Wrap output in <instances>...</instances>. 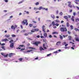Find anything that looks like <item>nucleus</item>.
<instances>
[{
	"mask_svg": "<svg viewBox=\"0 0 79 79\" xmlns=\"http://www.w3.org/2000/svg\"><path fill=\"white\" fill-rule=\"evenodd\" d=\"M60 31L61 32H67V28L66 27H61L60 28Z\"/></svg>",
	"mask_w": 79,
	"mask_h": 79,
	"instance_id": "f257e3e1",
	"label": "nucleus"
},
{
	"mask_svg": "<svg viewBox=\"0 0 79 79\" xmlns=\"http://www.w3.org/2000/svg\"><path fill=\"white\" fill-rule=\"evenodd\" d=\"M22 24H23V25H25L26 24V26H27L28 25L27 20H24L22 22Z\"/></svg>",
	"mask_w": 79,
	"mask_h": 79,
	"instance_id": "f03ea898",
	"label": "nucleus"
},
{
	"mask_svg": "<svg viewBox=\"0 0 79 79\" xmlns=\"http://www.w3.org/2000/svg\"><path fill=\"white\" fill-rule=\"evenodd\" d=\"M41 44L40 41H35L34 42L33 44V45H35L37 47V46H38V44Z\"/></svg>",
	"mask_w": 79,
	"mask_h": 79,
	"instance_id": "7ed1b4c3",
	"label": "nucleus"
},
{
	"mask_svg": "<svg viewBox=\"0 0 79 79\" xmlns=\"http://www.w3.org/2000/svg\"><path fill=\"white\" fill-rule=\"evenodd\" d=\"M43 47L44 48L45 50H47V48H48V46L47 45H45V44H43Z\"/></svg>",
	"mask_w": 79,
	"mask_h": 79,
	"instance_id": "20e7f679",
	"label": "nucleus"
},
{
	"mask_svg": "<svg viewBox=\"0 0 79 79\" xmlns=\"http://www.w3.org/2000/svg\"><path fill=\"white\" fill-rule=\"evenodd\" d=\"M15 54L14 53H10L9 54V57H11V56H14Z\"/></svg>",
	"mask_w": 79,
	"mask_h": 79,
	"instance_id": "39448f33",
	"label": "nucleus"
},
{
	"mask_svg": "<svg viewBox=\"0 0 79 79\" xmlns=\"http://www.w3.org/2000/svg\"><path fill=\"white\" fill-rule=\"evenodd\" d=\"M13 47H14V43H11L10 45V47L11 48H13Z\"/></svg>",
	"mask_w": 79,
	"mask_h": 79,
	"instance_id": "423d86ee",
	"label": "nucleus"
},
{
	"mask_svg": "<svg viewBox=\"0 0 79 79\" xmlns=\"http://www.w3.org/2000/svg\"><path fill=\"white\" fill-rule=\"evenodd\" d=\"M68 6L69 7H70V8H72V6L71 5V2H68Z\"/></svg>",
	"mask_w": 79,
	"mask_h": 79,
	"instance_id": "0eeeda50",
	"label": "nucleus"
},
{
	"mask_svg": "<svg viewBox=\"0 0 79 79\" xmlns=\"http://www.w3.org/2000/svg\"><path fill=\"white\" fill-rule=\"evenodd\" d=\"M9 40L6 38L5 39H2V42H6L7 41H9Z\"/></svg>",
	"mask_w": 79,
	"mask_h": 79,
	"instance_id": "6e6552de",
	"label": "nucleus"
},
{
	"mask_svg": "<svg viewBox=\"0 0 79 79\" xmlns=\"http://www.w3.org/2000/svg\"><path fill=\"white\" fill-rule=\"evenodd\" d=\"M39 49L40 51H42V50H45V49H44L42 47H40Z\"/></svg>",
	"mask_w": 79,
	"mask_h": 79,
	"instance_id": "1a4fd4ad",
	"label": "nucleus"
},
{
	"mask_svg": "<svg viewBox=\"0 0 79 79\" xmlns=\"http://www.w3.org/2000/svg\"><path fill=\"white\" fill-rule=\"evenodd\" d=\"M75 3H76V4H79V3L78 2H79V0H75Z\"/></svg>",
	"mask_w": 79,
	"mask_h": 79,
	"instance_id": "9d476101",
	"label": "nucleus"
},
{
	"mask_svg": "<svg viewBox=\"0 0 79 79\" xmlns=\"http://www.w3.org/2000/svg\"><path fill=\"white\" fill-rule=\"evenodd\" d=\"M44 37H47V34L46 33H44Z\"/></svg>",
	"mask_w": 79,
	"mask_h": 79,
	"instance_id": "9b49d317",
	"label": "nucleus"
},
{
	"mask_svg": "<svg viewBox=\"0 0 79 79\" xmlns=\"http://www.w3.org/2000/svg\"><path fill=\"white\" fill-rule=\"evenodd\" d=\"M69 40H71V39H72V37L71 36H68Z\"/></svg>",
	"mask_w": 79,
	"mask_h": 79,
	"instance_id": "f8f14e48",
	"label": "nucleus"
},
{
	"mask_svg": "<svg viewBox=\"0 0 79 79\" xmlns=\"http://www.w3.org/2000/svg\"><path fill=\"white\" fill-rule=\"evenodd\" d=\"M66 27H68L70 25H69V23H67L66 24Z\"/></svg>",
	"mask_w": 79,
	"mask_h": 79,
	"instance_id": "ddd939ff",
	"label": "nucleus"
},
{
	"mask_svg": "<svg viewBox=\"0 0 79 79\" xmlns=\"http://www.w3.org/2000/svg\"><path fill=\"white\" fill-rule=\"evenodd\" d=\"M5 37H7V38H8V37H10V35H5Z\"/></svg>",
	"mask_w": 79,
	"mask_h": 79,
	"instance_id": "4468645a",
	"label": "nucleus"
},
{
	"mask_svg": "<svg viewBox=\"0 0 79 79\" xmlns=\"http://www.w3.org/2000/svg\"><path fill=\"white\" fill-rule=\"evenodd\" d=\"M43 8H43V7L40 6L38 10H41V9H42V10H43Z\"/></svg>",
	"mask_w": 79,
	"mask_h": 79,
	"instance_id": "2eb2a0df",
	"label": "nucleus"
},
{
	"mask_svg": "<svg viewBox=\"0 0 79 79\" xmlns=\"http://www.w3.org/2000/svg\"><path fill=\"white\" fill-rule=\"evenodd\" d=\"M51 17L52 18H53V19H55V15H51Z\"/></svg>",
	"mask_w": 79,
	"mask_h": 79,
	"instance_id": "dca6fc26",
	"label": "nucleus"
},
{
	"mask_svg": "<svg viewBox=\"0 0 79 79\" xmlns=\"http://www.w3.org/2000/svg\"><path fill=\"white\" fill-rule=\"evenodd\" d=\"M74 16H73L72 17V18H71V20L73 21H74Z\"/></svg>",
	"mask_w": 79,
	"mask_h": 79,
	"instance_id": "f3484780",
	"label": "nucleus"
},
{
	"mask_svg": "<svg viewBox=\"0 0 79 79\" xmlns=\"http://www.w3.org/2000/svg\"><path fill=\"white\" fill-rule=\"evenodd\" d=\"M64 18L66 19H67V21H68V17L67 16H64Z\"/></svg>",
	"mask_w": 79,
	"mask_h": 79,
	"instance_id": "a211bd4d",
	"label": "nucleus"
},
{
	"mask_svg": "<svg viewBox=\"0 0 79 79\" xmlns=\"http://www.w3.org/2000/svg\"><path fill=\"white\" fill-rule=\"evenodd\" d=\"M11 29H16V27H14L13 25H12L11 27Z\"/></svg>",
	"mask_w": 79,
	"mask_h": 79,
	"instance_id": "6ab92c4d",
	"label": "nucleus"
},
{
	"mask_svg": "<svg viewBox=\"0 0 79 79\" xmlns=\"http://www.w3.org/2000/svg\"><path fill=\"white\" fill-rule=\"evenodd\" d=\"M60 39L62 40L63 39V36H61L60 35Z\"/></svg>",
	"mask_w": 79,
	"mask_h": 79,
	"instance_id": "aec40b11",
	"label": "nucleus"
},
{
	"mask_svg": "<svg viewBox=\"0 0 79 79\" xmlns=\"http://www.w3.org/2000/svg\"><path fill=\"white\" fill-rule=\"evenodd\" d=\"M23 2H24V0H22V1H20L18 3V4H20V3H23Z\"/></svg>",
	"mask_w": 79,
	"mask_h": 79,
	"instance_id": "412c9836",
	"label": "nucleus"
},
{
	"mask_svg": "<svg viewBox=\"0 0 79 79\" xmlns=\"http://www.w3.org/2000/svg\"><path fill=\"white\" fill-rule=\"evenodd\" d=\"M76 40V41H77L78 42H79V38H77L75 39Z\"/></svg>",
	"mask_w": 79,
	"mask_h": 79,
	"instance_id": "4be33fe9",
	"label": "nucleus"
},
{
	"mask_svg": "<svg viewBox=\"0 0 79 79\" xmlns=\"http://www.w3.org/2000/svg\"><path fill=\"white\" fill-rule=\"evenodd\" d=\"M60 43H61V42H60V41H58L56 43V45H59L58 44H60Z\"/></svg>",
	"mask_w": 79,
	"mask_h": 79,
	"instance_id": "5701e85b",
	"label": "nucleus"
},
{
	"mask_svg": "<svg viewBox=\"0 0 79 79\" xmlns=\"http://www.w3.org/2000/svg\"><path fill=\"white\" fill-rule=\"evenodd\" d=\"M52 34H57L58 32H56V31L52 33Z\"/></svg>",
	"mask_w": 79,
	"mask_h": 79,
	"instance_id": "b1692460",
	"label": "nucleus"
},
{
	"mask_svg": "<svg viewBox=\"0 0 79 79\" xmlns=\"http://www.w3.org/2000/svg\"><path fill=\"white\" fill-rule=\"evenodd\" d=\"M74 30L75 31H79V29H77V28H75Z\"/></svg>",
	"mask_w": 79,
	"mask_h": 79,
	"instance_id": "393cba45",
	"label": "nucleus"
},
{
	"mask_svg": "<svg viewBox=\"0 0 79 79\" xmlns=\"http://www.w3.org/2000/svg\"><path fill=\"white\" fill-rule=\"evenodd\" d=\"M31 32H35V29H33L31 31Z\"/></svg>",
	"mask_w": 79,
	"mask_h": 79,
	"instance_id": "a878e982",
	"label": "nucleus"
},
{
	"mask_svg": "<svg viewBox=\"0 0 79 79\" xmlns=\"http://www.w3.org/2000/svg\"><path fill=\"white\" fill-rule=\"evenodd\" d=\"M70 27H71V30L73 29V25H70Z\"/></svg>",
	"mask_w": 79,
	"mask_h": 79,
	"instance_id": "bb28decb",
	"label": "nucleus"
},
{
	"mask_svg": "<svg viewBox=\"0 0 79 79\" xmlns=\"http://www.w3.org/2000/svg\"><path fill=\"white\" fill-rule=\"evenodd\" d=\"M33 50L32 49L30 50H29L28 51H27V52H28V53H30V52H32V51H33Z\"/></svg>",
	"mask_w": 79,
	"mask_h": 79,
	"instance_id": "cd10ccee",
	"label": "nucleus"
},
{
	"mask_svg": "<svg viewBox=\"0 0 79 79\" xmlns=\"http://www.w3.org/2000/svg\"><path fill=\"white\" fill-rule=\"evenodd\" d=\"M79 21V18H77L75 19V21L76 22H78Z\"/></svg>",
	"mask_w": 79,
	"mask_h": 79,
	"instance_id": "c85d7f7f",
	"label": "nucleus"
},
{
	"mask_svg": "<svg viewBox=\"0 0 79 79\" xmlns=\"http://www.w3.org/2000/svg\"><path fill=\"white\" fill-rule=\"evenodd\" d=\"M26 31V30H23L21 31V32L22 33H23V32H25Z\"/></svg>",
	"mask_w": 79,
	"mask_h": 79,
	"instance_id": "c756f323",
	"label": "nucleus"
},
{
	"mask_svg": "<svg viewBox=\"0 0 79 79\" xmlns=\"http://www.w3.org/2000/svg\"><path fill=\"white\" fill-rule=\"evenodd\" d=\"M43 10H46V11H48V8H47L46 9L45 8H43Z\"/></svg>",
	"mask_w": 79,
	"mask_h": 79,
	"instance_id": "7c9ffc66",
	"label": "nucleus"
},
{
	"mask_svg": "<svg viewBox=\"0 0 79 79\" xmlns=\"http://www.w3.org/2000/svg\"><path fill=\"white\" fill-rule=\"evenodd\" d=\"M13 42V40H11L10 41L9 43H12V42Z\"/></svg>",
	"mask_w": 79,
	"mask_h": 79,
	"instance_id": "2f4dec72",
	"label": "nucleus"
},
{
	"mask_svg": "<svg viewBox=\"0 0 79 79\" xmlns=\"http://www.w3.org/2000/svg\"><path fill=\"white\" fill-rule=\"evenodd\" d=\"M52 24H53V26H55V25H56V24H55V22H52Z\"/></svg>",
	"mask_w": 79,
	"mask_h": 79,
	"instance_id": "473e14b6",
	"label": "nucleus"
},
{
	"mask_svg": "<svg viewBox=\"0 0 79 79\" xmlns=\"http://www.w3.org/2000/svg\"><path fill=\"white\" fill-rule=\"evenodd\" d=\"M4 56L5 57H7V56H8V54H7L6 55H4Z\"/></svg>",
	"mask_w": 79,
	"mask_h": 79,
	"instance_id": "72a5a7b5",
	"label": "nucleus"
},
{
	"mask_svg": "<svg viewBox=\"0 0 79 79\" xmlns=\"http://www.w3.org/2000/svg\"><path fill=\"white\" fill-rule=\"evenodd\" d=\"M19 47H24V45H21L19 46Z\"/></svg>",
	"mask_w": 79,
	"mask_h": 79,
	"instance_id": "f704fd0d",
	"label": "nucleus"
},
{
	"mask_svg": "<svg viewBox=\"0 0 79 79\" xmlns=\"http://www.w3.org/2000/svg\"><path fill=\"white\" fill-rule=\"evenodd\" d=\"M19 60L20 61H22V60H23V58H21L19 59Z\"/></svg>",
	"mask_w": 79,
	"mask_h": 79,
	"instance_id": "c9c22d12",
	"label": "nucleus"
},
{
	"mask_svg": "<svg viewBox=\"0 0 79 79\" xmlns=\"http://www.w3.org/2000/svg\"><path fill=\"white\" fill-rule=\"evenodd\" d=\"M39 29H35V31H38Z\"/></svg>",
	"mask_w": 79,
	"mask_h": 79,
	"instance_id": "e433bc0d",
	"label": "nucleus"
},
{
	"mask_svg": "<svg viewBox=\"0 0 79 79\" xmlns=\"http://www.w3.org/2000/svg\"><path fill=\"white\" fill-rule=\"evenodd\" d=\"M56 22L57 23H60V20H59L57 19L56 20Z\"/></svg>",
	"mask_w": 79,
	"mask_h": 79,
	"instance_id": "4c0bfd02",
	"label": "nucleus"
},
{
	"mask_svg": "<svg viewBox=\"0 0 79 79\" xmlns=\"http://www.w3.org/2000/svg\"><path fill=\"white\" fill-rule=\"evenodd\" d=\"M39 2H36L35 4V5H39Z\"/></svg>",
	"mask_w": 79,
	"mask_h": 79,
	"instance_id": "58836bf2",
	"label": "nucleus"
},
{
	"mask_svg": "<svg viewBox=\"0 0 79 79\" xmlns=\"http://www.w3.org/2000/svg\"><path fill=\"white\" fill-rule=\"evenodd\" d=\"M49 38H52V35H50L49 36Z\"/></svg>",
	"mask_w": 79,
	"mask_h": 79,
	"instance_id": "ea45409f",
	"label": "nucleus"
},
{
	"mask_svg": "<svg viewBox=\"0 0 79 79\" xmlns=\"http://www.w3.org/2000/svg\"><path fill=\"white\" fill-rule=\"evenodd\" d=\"M29 48L30 49H35V48L33 47H29Z\"/></svg>",
	"mask_w": 79,
	"mask_h": 79,
	"instance_id": "a19ab883",
	"label": "nucleus"
},
{
	"mask_svg": "<svg viewBox=\"0 0 79 79\" xmlns=\"http://www.w3.org/2000/svg\"><path fill=\"white\" fill-rule=\"evenodd\" d=\"M11 36H12V37H16L15 35H12Z\"/></svg>",
	"mask_w": 79,
	"mask_h": 79,
	"instance_id": "79ce46f5",
	"label": "nucleus"
},
{
	"mask_svg": "<svg viewBox=\"0 0 79 79\" xmlns=\"http://www.w3.org/2000/svg\"><path fill=\"white\" fill-rule=\"evenodd\" d=\"M68 32L69 34L70 35L71 34V32L69 31H68Z\"/></svg>",
	"mask_w": 79,
	"mask_h": 79,
	"instance_id": "37998d69",
	"label": "nucleus"
},
{
	"mask_svg": "<svg viewBox=\"0 0 79 79\" xmlns=\"http://www.w3.org/2000/svg\"><path fill=\"white\" fill-rule=\"evenodd\" d=\"M1 55H2V56H4V53H3V52H1Z\"/></svg>",
	"mask_w": 79,
	"mask_h": 79,
	"instance_id": "c03bdc74",
	"label": "nucleus"
},
{
	"mask_svg": "<svg viewBox=\"0 0 79 79\" xmlns=\"http://www.w3.org/2000/svg\"><path fill=\"white\" fill-rule=\"evenodd\" d=\"M28 34H27V33H25V34H24V35H25L26 36H27V35H28Z\"/></svg>",
	"mask_w": 79,
	"mask_h": 79,
	"instance_id": "a18cd8bd",
	"label": "nucleus"
},
{
	"mask_svg": "<svg viewBox=\"0 0 79 79\" xmlns=\"http://www.w3.org/2000/svg\"><path fill=\"white\" fill-rule=\"evenodd\" d=\"M25 50V48H22L21 50H20V51H23V50Z\"/></svg>",
	"mask_w": 79,
	"mask_h": 79,
	"instance_id": "49530a36",
	"label": "nucleus"
},
{
	"mask_svg": "<svg viewBox=\"0 0 79 79\" xmlns=\"http://www.w3.org/2000/svg\"><path fill=\"white\" fill-rule=\"evenodd\" d=\"M52 55V54L50 53V54H47V56H49L50 55Z\"/></svg>",
	"mask_w": 79,
	"mask_h": 79,
	"instance_id": "de8ad7c7",
	"label": "nucleus"
},
{
	"mask_svg": "<svg viewBox=\"0 0 79 79\" xmlns=\"http://www.w3.org/2000/svg\"><path fill=\"white\" fill-rule=\"evenodd\" d=\"M29 26L30 27H32V24H30L29 25Z\"/></svg>",
	"mask_w": 79,
	"mask_h": 79,
	"instance_id": "09e8293b",
	"label": "nucleus"
},
{
	"mask_svg": "<svg viewBox=\"0 0 79 79\" xmlns=\"http://www.w3.org/2000/svg\"><path fill=\"white\" fill-rule=\"evenodd\" d=\"M5 45V43H2V44H1V45L3 46V45Z\"/></svg>",
	"mask_w": 79,
	"mask_h": 79,
	"instance_id": "8fccbe9b",
	"label": "nucleus"
},
{
	"mask_svg": "<svg viewBox=\"0 0 79 79\" xmlns=\"http://www.w3.org/2000/svg\"><path fill=\"white\" fill-rule=\"evenodd\" d=\"M60 15H63V13L62 12H60Z\"/></svg>",
	"mask_w": 79,
	"mask_h": 79,
	"instance_id": "3c124183",
	"label": "nucleus"
},
{
	"mask_svg": "<svg viewBox=\"0 0 79 79\" xmlns=\"http://www.w3.org/2000/svg\"><path fill=\"white\" fill-rule=\"evenodd\" d=\"M21 48H19V47L16 48V49H17V50H19V49H21Z\"/></svg>",
	"mask_w": 79,
	"mask_h": 79,
	"instance_id": "603ef678",
	"label": "nucleus"
},
{
	"mask_svg": "<svg viewBox=\"0 0 79 79\" xmlns=\"http://www.w3.org/2000/svg\"><path fill=\"white\" fill-rule=\"evenodd\" d=\"M40 38H41V39H43V38H44V36H41Z\"/></svg>",
	"mask_w": 79,
	"mask_h": 79,
	"instance_id": "864d4df0",
	"label": "nucleus"
},
{
	"mask_svg": "<svg viewBox=\"0 0 79 79\" xmlns=\"http://www.w3.org/2000/svg\"><path fill=\"white\" fill-rule=\"evenodd\" d=\"M73 16H76V12L73 13Z\"/></svg>",
	"mask_w": 79,
	"mask_h": 79,
	"instance_id": "5fc2aeb1",
	"label": "nucleus"
},
{
	"mask_svg": "<svg viewBox=\"0 0 79 79\" xmlns=\"http://www.w3.org/2000/svg\"><path fill=\"white\" fill-rule=\"evenodd\" d=\"M4 2H8V0H4Z\"/></svg>",
	"mask_w": 79,
	"mask_h": 79,
	"instance_id": "6e6d98bb",
	"label": "nucleus"
},
{
	"mask_svg": "<svg viewBox=\"0 0 79 79\" xmlns=\"http://www.w3.org/2000/svg\"><path fill=\"white\" fill-rule=\"evenodd\" d=\"M32 22L34 23H37V22L35 21H33Z\"/></svg>",
	"mask_w": 79,
	"mask_h": 79,
	"instance_id": "4d7b16f0",
	"label": "nucleus"
},
{
	"mask_svg": "<svg viewBox=\"0 0 79 79\" xmlns=\"http://www.w3.org/2000/svg\"><path fill=\"white\" fill-rule=\"evenodd\" d=\"M72 11H73V10H71L69 11V13H72Z\"/></svg>",
	"mask_w": 79,
	"mask_h": 79,
	"instance_id": "13d9d810",
	"label": "nucleus"
},
{
	"mask_svg": "<svg viewBox=\"0 0 79 79\" xmlns=\"http://www.w3.org/2000/svg\"><path fill=\"white\" fill-rule=\"evenodd\" d=\"M32 34V33L31 32H29L28 33V34Z\"/></svg>",
	"mask_w": 79,
	"mask_h": 79,
	"instance_id": "bf43d9fd",
	"label": "nucleus"
},
{
	"mask_svg": "<svg viewBox=\"0 0 79 79\" xmlns=\"http://www.w3.org/2000/svg\"><path fill=\"white\" fill-rule=\"evenodd\" d=\"M44 28H45V25H43L42 27V28L43 29H44Z\"/></svg>",
	"mask_w": 79,
	"mask_h": 79,
	"instance_id": "052dcab7",
	"label": "nucleus"
},
{
	"mask_svg": "<svg viewBox=\"0 0 79 79\" xmlns=\"http://www.w3.org/2000/svg\"><path fill=\"white\" fill-rule=\"evenodd\" d=\"M36 37H37V38H40V36L39 35H38L36 36Z\"/></svg>",
	"mask_w": 79,
	"mask_h": 79,
	"instance_id": "680f3d73",
	"label": "nucleus"
},
{
	"mask_svg": "<svg viewBox=\"0 0 79 79\" xmlns=\"http://www.w3.org/2000/svg\"><path fill=\"white\" fill-rule=\"evenodd\" d=\"M43 31H44V32H45V29H43Z\"/></svg>",
	"mask_w": 79,
	"mask_h": 79,
	"instance_id": "e2e57ef3",
	"label": "nucleus"
},
{
	"mask_svg": "<svg viewBox=\"0 0 79 79\" xmlns=\"http://www.w3.org/2000/svg\"><path fill=\"white\" fill-rule=\"evenodd\" d=\"M2 49H5V47L4 46H2Z\"/></svg>",
	"mask_w": 79,
	"mask_h": 79,
	"instance_id": "0e129e2a",
	"label": "nucleus"
},
{
	"mask_svg": "<svg viewBox=\"0 0 79 79\" xmlns=\"http://www.w3.org/2000/svg\"><path fill=\"white\" fill-rule=\"evenodd\" d=\"M71 16L70 15H68V17L69 18H71Z\"/></svg>",
	"mask_w": 79,
	"mask_h": 79,
	"instance_id": "69168bd1",
	"label": "nucleus"
},
{
	"mask_svg": "<svg viewBox=\"0 0 79 79\" xmlns=\"http://www.w3.org/2000/svg\"><path fill=\"white\" fill-rule=\"evenodd\" d=\"M66 43L65 42H64L63 43V45H65V44H66Z\"/></svg>",
	"mask_w": 79,
	"mask_h": 79,
	"instance_id": "338daca9",
	"label": "nucleus"
},
{
	"mask_svg": "<svg viewBox=\"0 0 79 79\" xmlns=\"http://www.w3.org/2000/svg\"><path fill=\"white\" fill-rule=\"evenodd\" d=\"M76 8H77V9L78 10H79V7H78L77 6H76Z\"/></svg>",
	"mask_w": 79,
	"mask_h": 79,
	"instance_id": "774afa93",
	"label": "nucleus"
}]
</instances>
